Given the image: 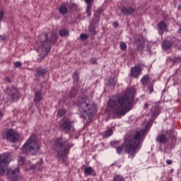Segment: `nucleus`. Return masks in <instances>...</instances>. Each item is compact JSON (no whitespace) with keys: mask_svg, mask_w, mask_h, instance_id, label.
<instances>
[{"mask_svg":"<svg viewBox=\"0 0 181 181\" xmlns=\"http://www.w3.org/2000/svg\"><path fill=\"white\" fill-rule=\"evenodd\" d=\"M135 98V88L126 89L122 97H113L107 102L108 107L112 108V112L115 117H122L132 110V103Z\"/></svg>","mask_w":181,"mask_h":181,"instance_id":"1","label":"nucleus"},{"mask_svg":"<svg viewBox=\"0 0 181 181\" xmlns=\"http://www.w3.org/2000/svg\"><path fill=\"white\" fill-rule=\"evenodd\" d=\"M148 129V124H145V128L137 131L133 136H127L124 138L122 146L116 147V152L118 155L122 153V149L124 148L125 152L129 155L130 159L135 158L137 152H139L141 148H142V143L144 142V138H145V134Z\"/></svg>","mask_w":181,"mask_h":181,"instance_id":"2","label":"nucleus"},{"mask_svg":"<svg viewBox=\"0 0 181 181\" xmlns=\"http://www.w3.org/2000/svg\"><path fill=\"white\" fill-rule=\"evenodd\" d=\"M54 146L58 158L62 160V162H66L70 148L74 146V144L69 143L67 139L58 137L54 141Z\"/></svg>","mask_w":181,"mask_h":181,"instance_id":"3","label":"nucleus"},{"mask_svg":"<svg viewBox=\"0 0 181 181\" xmlns=\"http://www.w3.org/2000/svg\"><path fill=\"white\" fill-rule=\"evenodd\" d=\"M78 107L81 112V117L83 118V122L88 124L94 117V113L97 111L95 105L88 103V100L82 98L78 103Z\"/></svg>","mask_w":181,"mask_h":181,"instance_id":"4","label":"nucleus"},{"mask_svg":"<svg viewBox=\"0 0 181 181\" xmlns=\"http://www.w3.org/2000/svg\"><path fill=\"white\" fill-rule=\"evenodd\" d=\"M40 149V146L36 141V135L31 134L21 148V151L25 155H36Z\"/></svg>","mask_w":181,"mask_h":181,"instance_id":"5","label":"nucleus"},{"mask_svg":"<svg viewBox=\"0 0 181 181\" xmlns=\"http://www.w3.org/2000/svg\"><path fill=\"white\" fill-rule=\"evenodd\" d=\"M9 153H4L0 155V175H5L6 166L9 163Z\"/></svg>","mask_w":181,"mask_h":181,"instance_id":"6","label":"nucleus"},{"mask_svg":"<svg viewBox=\"0 0 181 181\" xmlns=\"http://www.w3.org/2000/svg\"><path fill=\"white\" fill-rule=\"evenodd\" d=\"M7 177L11 181H19L21 177V168L17 167L15 170H7Z\"/></svg>","mask_w":181,"mask_h":181,"instance_id":"7","label":"nucleus"},{"mask_svg":"<svg viewBox=\"0 0 181 181\" xmlns=\"http://www.w3.org/2000/svg\"><path fill=\"white\" fill-rule=\"evenodd\" d=\"M6 139L9 142H18L19 139V134L13 129H9L6 132Z\"/></svg>","mask_w":181,"mask_h":181,"instance_id":"8","label":"nucleus"},{"mask_svg":"<svg viewBox=\"0 0 181 181\" xmlns=\"http://www.w3.org/2000/svg\"><path fill=\"white\" fill-rule=\"evenodd\" d=\"M136 11V7L131 4L123 6L121 8L122 13L125 16H131V15H134Z\"/></svg>","mask_w":181,"mask_h":181,"instance_id":"9","label":"nucleus"},{"mask_svg":"<svg viewBox=\"0 0 181 181\" xmlns=\"http://www.w3.org/2000/svg\"><path fill=\"white\" fill-rule=\"evenodd\" d=\"M60 127L66 134H70L71 131H74V127L71 125V120L69 119H65L62 124H60Z\"/></svg>","mask_w":181,"mask_h":181,"instance_id":"10","label":"nucleus"},{"mask_svg":"<svg viewBox=\"0 0 181 181\" xmlns=\"http://www.w3.org/2000/svg\"><path fill=\"white\" fill-rule=\"evenodd\" d=\"M142 74V67L139 65H136L131 68L129 76L132 78H139V76Z\"/></svg>","mask_w":181,"mask_h":181,"instance_id":"11","label":"nucleus"},{"mask_svg":"<svg viewBox=\"0 0 181 181\" xmlns=\"http://www.w3.org/2000/svg\"><path fill=\"white\" fill-rule=\"evenodd\" d=\"M160 105V102H156L154 103V106L151 109L150 114L151 115L152 119H156V118H158L160 114V109L159 108Z\"/></svg>","mask_w":181,"mask_h":181,"instance_id":"12","label":"nucleus"},{"mask_svg":"<svg viewBox=\"0 0 181 181\" xmlns=\"http://www.w3.org/2000/svg\"><path fill=\"white\" fill-rule=\"evenodd\" d=\"M86 4H87L86 13L88 16H91V8H93V2L94 0H84Z\"/></svg>","mask_w":181,"mask_h":181,"instance_id":"13","label":"nucleus"},{"mask_svg":"<svg viewBox=\"0 0 181 181\" xmlns=\"http://www.w3.org/2000/svg\"><path fill=\"white\" fill-rule=\"evenodd\" d=\"M174 41L164 40L162 43V47L163 50H169L170 47H172V45H173Z\"/></svg>","mask_w":181,"mask_h":181,"instance_id":"14","label":"nucleus"},{"mask_svg":"<svg viewBox=\"0 0 181 181\" xmlns=\"http://www.w3.org/2000/svg\"><path fill=\"white\" fill-rule=\"evenodd\" d=\"M176 135H177V133L173 129L166 132V136L171 138L173 141H176Z\"/></svg>","mask_w":181,"mask_h":181,"instance_id":"15","label":"nucleus"},{"mask_svg":"<svg viewBox=\"0 0 181 181\" xmlns=\"http://www.w3.org/2000/svg\"><path fill=\"white\" fill-rule=\"evenodd\" d=\"M157 142L159 144H166L168 142V137L164 134H160L157 136Z\"/></svg>","mask_w":181,"mask_h":181,"instance_id":"16","label":"nucleus"},{"mask_svg":"<svg viewBox=\"0 0 181 181\" xmlns=\"http://www.w3.org/2000/svg\"><path fill=\"white\" fill-rule=\"evenodd\" d=\"M85 176H91L95 175V171L91 167H86L83 170Z\"/></svg>","mask_w":181,"mask_h":181,"instance_id":"17","label":"nucleus"},{"mask_svg":"<svg viewBox=\"0 0 181 181\" xmlns=\"http://www.w3.org/2000/svg\"><path fill=\"white\" fill-rule=\"evenodd\" d=\"M7 93H8V94L11 95V100H13V101H16V100H18V92L16 91V89H13V90H11H11H7Z\"/></svg>","mask_w":181,"mask_h":181,"instance_id":"18","label":"nucleus"},{"mask_svg":"<svg viewBox=\"0 0 181 181\" xmlns=\"http://www.w3.org/2000/svg\"><path fill=\"white\" fill-rule=\"evenodd\" d=\"M135 43L137 45V50L141 51L145 49V43H144V41L141 40L140 39L135 41Z\"/></svg>","mask_w":181,"mask_h":181,"instance_id":"19","label":"nucleus"},{"mask_svg":"<svg viewBox=\"0 0 181 181\" xmlns=\"http://www.w3.org/2000/svg\"><path fill=\"white\" fill-rule=\"evenodd\" d=\"M42 100V93L40 91L35 92V95L34 97V103H39Z\"/></svg>","mask_w":181,"mask_h":181,"instance_id":"20","label":"nucleus"},{"mask_svg":"<svg viewBox=\"0 0 181 181\" xmlns=\"http://www.w3.org/2000/svg\"><path fill=\"white\" fill-rule=\"evenodd\" d=\"M117 83V80L114 78H110L107 81V86L109 87H111L112 88H114L115 87V84Z\"/></svg>","mask_w":181,"mask_h":181,"instance_id":"21","label":"nucleus"},{"mask_svg":"<svg viewBox=\"0 0 181 181\" xmlns=\"http://www.w3.org/2000/svg\"><path fill=\"white\" fill-rule=\"evenodd\" d=\"M141 83L143 86H146L149 83V76L145 75L141 79Z\"/></svg>","mask_w":181,"mask_h":181,"instance_id":"22","label":"nucleus"},{"mask_svg":"<svg viewBox=\"0 0 181 181\" xmlns=\"http://www.w3.org/2000/svg\"><path fill=\"white\" fill-rule=\"evenodd\" d=\"M39 50H40L42 53H46V45L45 42H41L38 44Z\"/></svg>","mask_w":181,"mask_h":181,"instance_id":"23","label":"nucleus"},{"mask_svg":"<svg viewBox=\"0 0 181 181\" xmlns=\"http://www.w3.org/2000/svg\"><path fill=\"white\" fill-rule=\"evenodd\" d=\"M89 32L92 36H95V35H97V32L95 31V26H94V25L91 24L89 26Z\"/></svg>","mask_w":181,"mask_h":181,"instance_id":"24","label":"nucleus"},{"mask_svg":"<svg viewBox=\"0 0 181 181\" xmlns=\"http://www.w3.org/2000/svg\"><path fill=\"white\" fill-rule=\"evenodd\" d=\"M59 13H61L62 15H66V13H67V12L69 11V9L67 8V7L64 6H62L59 8Z\"/></svg>","mask_w":181,"mask_h":181,"instance_id":"25","label":"nucleus"},{"mask_svg":"<svg viewBox=\"0 0 181 181\" xmlns=\"http://www.w3.org/2000/svg\"><path fill=\"white\" fill-rule=\"evenodd\" d=\"M59 35L63 37L69 36V30L62 29L59 30Z\"/></svg>","mask_w":181,"mask_h":181,"instance_id":"26","label":"nucleus"},{"mask_svg":"<svg viewBox=\"0 0 181 181\" xmlns=\"http://www.w3.org/2000/svg\"><path fill=\"white\" fill-rule=\"evenodd\" d=\"M113 132H114L112 130V129H107L104 133V136H105V138H109V136L112 135Z\"/></svg>","mask_w":181,"mask_h":181,"instance_id":"27","label":"nucleus"},{"mask_svg":"<svg viewBox=\"0 0 181 181\" xmlns=\"http://www.w3.org/2000/svg\"><path fill=\"white\" fill-rule=\"evenodd\" d=\"M37 73L38 76L43 77V76H45V74H46V69H40V68L37 69Z\"/></svg>","mask_w":181,"mask_h":181,"instance_id":"28","label":"nucleus"},{"mask_svg":"<svg viewBox=\"0 0 181 181\" xmlns=\"http://www.w3.org/2000/svg\"><path fill=\"white\" fill-rule=\"evenodd\" d=\"M158 27L160 30H166V23H165L163 21H161L158 24Z\"/></svg>","mask_w":181,"mask_h":181,"instance_id":"29","label":"nucleus"},{"mask_svg":"<svg viewBox=\"0 0 181 181\" xmlns=\"http://www.w3.org/2000/svg\"><path fill=\"white\" fill-rule=\"evenodd\" d=\"M74 83L77 84L78 83V75H77L76 72H74L73 74Z\"/></svg>","mask_w":181,"mask_h":181,"instance_id":"30","label":"nucleus"},{"mask_svg":"<svg viewBox=\"0 0 181 181\" xmlns=\"http://www.w3.org/2000/svg\"><path fill=\"white\" fill-rule=\"evenodd\" d=\"M113 181H124V177L121 175H116L114 177Z\"/></svg>","mask_w":181,"mask_h":181,"instance_id":"31","label":"nucleus"},{"mask_svg":"<svg viewBox=\"0 0 181 181\" xmlns=\"http://www.w3.org/2000/svg\"><path fill=\"white\" fill-rule=\"evenodd\" d=\"M127 44L125 42H121L120 45H119V48L120 49L124 51V50H127Z\"/></svg>","mask_w":181,"mask_h":181,"instance_id":"32","label":"nucleus"},{"mask_svg":"<svg viewBox=\"0 0 181 181\" xmlns=\"http://www.w3.org/2000/svg\"><path fill=\"white\" fill-rule=\"evenodd\" d=\"M76 88H72L70 93V98H73V97H76Z\"/></svg>","mask_w":181,"mask_h":181,"instance_id":"33","label":"nucleus"},{"mask_svg":"<svg viewBox=\"0 0 181 181\" xmlns=\"http://www.w3.org/2000/svg\"><path fill=\"white\" fill-rule=\"evenodd\" d=\"M66 114V110L64 109H61L58 111V115L59 117H63Z\"/></svg>","mask_w":181,"mask_h":181,"instance_id":"34","label":"nucleus"},{"mask_svg":"<svg viewBox=\"0 0 181 181\" xmlns=\"http://www.w3.org/2000/svg\"><path fill=\"white\" fill-rule=\"evenodd\" d=\"M15 67H17V69H20V67H22V62L17 61L14 62Z\"/></svg>","mask_w":181,"mask_h":181,"instance_id":"35","label":"nucleus"},{"mask_svg":"<svg viewBox=\"0 0 181 181\" xmlns=\"http://www.w3.org/2000/svg\"><path fill=\"white\" fill-rule=\"evenodd\" d=\"M80 37L82 40H86V39H88V35L87 34L81 33Z\"/></svg>","mask_w":181,"mask_h":181,"instance_id":"36","label":"nucleus"},{"mask_svg":"<svg viewBox=\"0 0 181 181\" xmlns=\"http://www.w3.org/2000/svg\"><path fill=\"white\" fill-rule=\"evenodd\" d=\"M25 163V158L23 157H20L18 159V163L19 165H22Z\"/></svg>","mask_w":181,"mask_h":181,"instance_id":"37","label":"nucleus"},{"mask_svg":"<svg viewBox=\"0 0 181 181\" xmlns=\"http://www.w3.org/2000/svg\"><path fill=\"white\" fill-rule=\"evenodd\" d=\"M148 94H152V93H153V86H148Z\"/></svg>","mask_w":181,"mask_h":181,"instance_id":"38","label":"nucleus"},{"mask_svg":"<svg viewBox=\"0 0 181 181\" xmlns=\"http://www.w3.org/2000/svg\"><path fill=\"white\" fill-rule=\"evenodd\" d=\"M4 19V11H0V22Z\"/></svg>","mask_w":181,"mask_h":181,"instance_id":"39","label":"nucleus"},{"mask_svg":"<svg viewBox=\"0 0 181 181\" xmlns=\"http://www.w3.org/2000/svg\"><path fill=\"white\" fill-rule=\"evenodd\" d=\"M5 39H6V35H0V40H2L4 42L5 41Z\"/></svg>","mask_w":181,"mask_h":181,"instance_id":"40","label":"nucleus"},{"mask_svg":"<svg viewBox=\"0 0 181 181\" xmlns=\"http://www.w3.org/2000/svg\"><path fill=\"white\" fill-rule=\"evenodd\" d=\"M45 59V56L42 57V54H40V57L37 59V62H40Z\"/></svg>","mask_w":181,"mask_h":181,"instance_id":"41","label":"nucleus"},{"mask_svg":"<svg viewBox=\"0 0 181 181\" xmlns=\"http://www.w3.org/2000/svg\"><path fill=\"white\" fill-rule=\"evenodd\" d=\"M91 63H93V64H95L97 63V59L93 58L90 59Z\"/></svg>","mask_w":181,"mask_h":181,"instance_id":"42","label":"nucleus"},{"mask_svg":"<svg viewBox=\"0 0 181 181\" xmlns=\"http://www.w3.org/2000/svg\"><path fill=\"white\" fill-rule=\"evenodd\" d=\"M166 163L167 165H172V163H173V161H172V160H167Z\"/></svg>","mask_w":181,"mask_h":181,"instance_id":"43","label":"nucleus"},{"mask_svg":"<svg viewBox=\"0 0 181 181\" xmlns=\"http://www.w3.org/2000/svg\"><path fill=\"white\" fill-rule=\"evenodd\" d=\"M113 26H114L115 28H118V23H117V22L113 23Z\"/></svg>","mask_w":181,"mask_h":181,"instance_id":"44","label":"nucleus"},{"mask_svg":"<svg viewBox=\"0 0 181 181\" xmlns=\"http://www.w3.org/2000/svg\"><path fill=\"white\" fill-rule=\"evenodd\" d=\"M148 107H149V104L145 103L144 104V109L146 110V108H148Z\"/></svg>","mask_w":181,"mask_h":181,"instance_id":"45","label":"nucleus"},{"mask_svg":"<svg viewBox=\"0 0 181 181\" xmlns=\"http://www.w3.org/2000/svg\"><path fill=\"white\" fill-rule=\"evenodd\" d=\"M5 80H6L8 83H11V78H9V77L6 78Z\"/></svg>","mask_w":181,"mask_h":181,"instance_id":"46","label":"nucleus"},{"mask_svg":"<svg viewBox=\"0 0 181 181\" xmlns=\"http://www.w3.org/2000/svg\"><path fill=\"white\" fill-rule=\"evenodd\" d=\"M49 52H50V48H47V49H46V52H47V53H49Z\"/></svg>","mask_w":181,"mask_h":181,"instance_id":"47","label":"nucleus"},{"mask_svg":"<svg viewBox=\"0 0 181 181\" xmlns=\"http://www.w3.org/2000/svg\"><path fill=\"white\" fill-rule=\"evenodd\" d=\"M179 43H180V41H177V43H175V46H180Z\"/></svg>","mask_w":181,"mask_h":181,"instance_id":"48","label":"nucleus"},{"mask_svg":"<svg viewBox=\"0 0 181 181\" xmlns=\"http://www.w3.org/2000/svg\"><path fill=\"white\" fill-rule=\"evenodd\" d=\"M117 143V141H112V142H111L110 144H111V145H114V144H115Z\"/></svg>","mask_w":181,"mask_h":181,"instance_id":"49","label":"nucleus"},{"mask_svg":"<svg viewBox=\"0 0 181 181\" xmlns=\"http://www.w3.org/2000/svg\"><path fill=\"white\" fill-rule=\"evenodd\" d=\"M32 169H36V165H33Z\"/></svg>","mask_w":181,"mask_h":181,"instance_id":"50","label":"nucleus"},{"mask_svg":"<svg viewBox=\"0 0 181 181\" xmlns=\"http://www.w3.org/2000/svg\"><path fill=\"white\" fill-rule=\"evenodd\" d=\"M178 9H179V11H181V5L178 6Z\"/></svg>","mask_w":181,"mask_h":181,"instance_id":"51","label":"nucleus"},{"mask_svg":"<svg viewBox=\"0 0 181 181\" xmlns=\"http://www.w3.org/2000/svg\"><path fill=\"white\" fill-rule=\"evenodd\" d=\"M78 18H79V19H84V17L83 18V17H81V16H78Z\"/></svg>","mask_w":181,"mask_h":181,"instance_id":"52","label":"nucleus"},{"mask_svg":"<svg viewBox=\"0 0 181 181\" xmlns=\"http://www.w3.org/2000/svg\"><path fill=\"white\" fill-rule=\"evenodd\" d=\"M178 33H181V29L180 28L178 30Z\"/></svg>","mask_w":181,"mask_h":181,"instance_id":"53","label":"nucleus"},{"mask_svg":"<svg viewBox=\"0 0 181 181\" xmlns=\"http://www.w3.org/2000/svg\"><path fill=\"white\" fill-rule=\"evenodd\" d=\"M0 117H2V112H0Z\"/></svg>","mask_w":181,"mask_h":181,"instance_id":"54","label":"nucleus"},{"mask_svg":"<svg viewBox=\"0 0 181 181\" xmlns=\"http://www.w3.org/2000/svg\"><path fill=\"white\" fill-rule=\"evenodd\" d=\"M46 42H47V40H46Z\"/></svg>","mask_w":181,"mask_h":181,"instance_id":"55","label":"nucleus"},{"mask_svg":"<svg viewBox=\"0 0 181 181\" xmlns=\"http://www.w3.org/2000/svg\"><path fill=\"white\" fill-rule=\"evenodd\" d=\"M174 40H176V38H174Z\"/></svg>","mask_w":181,"mask_h":181,"instance_id":"56","label":"nucleus"}]
</instances>
